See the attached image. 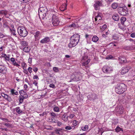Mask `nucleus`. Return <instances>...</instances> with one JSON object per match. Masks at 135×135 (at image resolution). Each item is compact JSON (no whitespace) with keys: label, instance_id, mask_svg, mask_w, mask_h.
I'll return each instance as SVG.
<instances>
[{"label":"nucleus","instance_id":"obj_7","mask_svg":"<svg viewBox=\"0 0 135 135\" xmlns=\"http://www.w3.org/2000/svg\"><path fill=\"white\" fill-rule=\"evenodd\" d=\"M102 3L99 1H96L94 4V7L95 10H99L100 8V6L102 5Z\"/></svg>","mask_w":135,"mask_h":135},{"label":"nucleus","instance_id":"obj_48","mask_svg":"<svg viewBox=\"0 0 135 135\" xmlns=\"http://www.w3.org/2000/svg\"><path fill=\"white\" fill-rule=\"evenodd\" d=\"M3 26L4 28L7 27H8L7 23H4L3 24Z\"/></svg>","mask_w":135,"mask_h":135},{"label":"nucleus","instance_id":"obj_17","mask_svg":"<svg viewBox=\"0 0 135 135\" xmlns=\"http://www.w3.org/2000/svg\"><path fill=\"white\" fill-rule=\"evenodd\" d=\"M112 18L115 21H118L119 20V17L117 14L114 15L112 16Z\"/></svg>","mask_w":135,"mask_h":135},{"label":"nucleus","instance_id":"obj_6","mask_svg":"<svg viewBox=\"0 0 135 135\" xmlns=\"http://www.w3.org/2000/svg\"><path fill=\"white\" fill-rule=\"evenodd\" d=\"M131 67L130 66H128L126 67H124L122 68L121 73L123 74L128 72L129 70L131 69Z\"/></svg>","mask_w":135,"mask_h":135},{"label":"nucleus","instance_id":"obj_18","mask_svg":"<svg viewBox=\"0 0 135 135\" xmlns=\"http://www.w3.org/2000/svg\"><path fill=\"white\" fill-rule=\"evenodd\" d=\"M52 22V23L54 26H56L58 25L60 22L59 20H55Z\"/></svg>","mask_w":135,"mask_h":135},{"label":"nucleus","instance_id":"obj_30","mask_svg":"<svg viewBox=\"0 0 135 135\" xmlns=\"http://www.w3.org/2000/svg\"><path fill=\"white\" fill-rule=\"evenodd\" d=\"M68 116H66L65 115H63L62 117V119L64 121H66L68 120Z\"/></svg>","mask_w":135,"mask_h":135},{"label":"nucleus","instance_id":"obj_42","mask_svg":"<svg viewBox=\"0 0 135 135\" xmlns=\"http://www.w3.org/2000/svg\"><path fill=\"white\" fill-rule=\"evenodd\" d=\"M30 0H21V2L23 3H26L28 2Z\"/></svg>","mask_w":135,"mask_h":135},{"label":"nucleus","instance_id":"obj_46","mask_svg":"<svg viewBox=\"0 0 135 135\" xmlns=\"http://www.w3.org/2000/svg\"><path fill=\"white\" fill-rule=\"evenodd\" d=\"M74 114H71L69 116V117L70 118V119H72V118H73L74 117Z\"/></svg>","mask_w":135,"mask_h":135},{"label":"nucleus","instance_id":"obj_54","mask_svg":"<svg viewBox=\"0 0 135 135\" xmlns=\"http://www.w3.org/2000/svg\"><path fill=\"white\" fill-rule=\"evenodd\" d=\"M4 37V35L3 34L0 32V38H3Z\"/></svg>","mask_w":135,"mask_h":135},{"label":"nucleus","instance_id":"obj_34","mask_svg":"<svg viewBox=\"0 0 135 135\" xmlns=\"http://www.w3.org/2000/svg\"><path fill=\"white\" fill-rule=\"evenodd\" d=\"M17 112L18 113L20 114L22 112V111L21 110L19 107H17L16 108Z\"/></svg>","mask_w":135,"mask_h":135},{"label":"nucleus","instance_id":"obj_47","mask_svg":"<svg viewBox=\"0 0 135 135\" xmlns=\"http://www.w3.org/2000/svg\"><path fill=\"white\" fill-rule=\"evenodd\" d=\"M39 32L38 31H37L36 32L35 35V37H38L39 36Z\"/></svg>","mask_w":135,"mask_h":135},{"label":"nucleus","instance_id":"obj_59","mask_svg":"<svg viewBox=\"0 0 135 135\" xmlns=\"http://www.w3.org/2000/svg\"><path fill=\"white\" fill-rule=\"evenodd\" d=\"M119 110H120V111L119 112V113H120V114L122 113L123 112V110H122V109L121 108H120L119 109Z\"/></svg>","mask_w":135,"mask_h":135},{"label":"nucleus","instance_id":"obj_21","mask_svg":"<svg viewBox=\"0 0 135 135\" xmlns=\"http://www.w3.org/2000/svg\"><path fill=\"white\" fill-rule=\"evenodd\" d=\"M126 18L125 17H123L121 18L120 19L121 23L123 25H124V22L126 21Z\"/></svg>","mask_w":135,"mask_h":135},{"label":"nucleus","instance_id":"obj_10","mask_svg":"<svg viewBox=\"0 0 135 135\" xmlns=\"http://www.w3.org/2000/svg\"><path fill=\"white\" fill-rule=\"evenodd\" d=\"M118 11L120 13L121 15L123 16L126 15L127 11L124 8H120Z\"/></svg>","mask_w":135,"mask_h":135},{"label":"nucleus","instance_id":"obj_24","mask_svg":"<svg viewBox=\"0 0 135 135\" xmlns=\"http://www.w3.org/2000/svg\"><path fill=\"white\" fill-rule=\"evenodd\" d=\"M4 125L9 128H12L13 126L12 124L8 123H4Z\"/></svg>","mask_w":135,"mask_h":135},{"label":"nucleus","instance_id":"obj_38","mask_svg":"<svg viewBox=\"0 0 135 135\" xmlns=\"http://www.w3.org/2000/svg\"><path fill=\"white\" fill-rule=\"evenodd\" d=\"M67 6V4H66L65 6H64V7H61L60 8L61 11H63L65 10L66 9Z\"/></svg>","mask_w":135,"mask_h":135},{"label":"nucleus","instance_id":"obj_25","mask_svg":"<svg viewBox=\"0 0 135 135\" xmlns=\"http://www.w3.org/2000/svg\"><path fill=\"white\" fill-rule=\"evenodd\" d=\"M57 20H59L58 17L56 16L55 15H53L52 17V21Z\"/></svg>","mask_w":135,"mask_h":135},{"label":"nucleus","instance_id":"obj_2","mask_svg":"<svg viewBox=\"0 0 135 135\" xmlns=\"http://www.w3.org/2000/svg\"><path fill=\"white\" fill-rule=\"evenodd\" d=\"M86 50L84 49L82 50L81 51V55L82 56V66H86L90 61V59H87V54L86 52Z\"/></svg>","mask_w":135,"mask_h":135},{"label":"nucleus","instance_id":"obj_43","mask_svg":"<svg viewBox=\"0 0 135 135\" xmlns=\"http://www.w3.org/2000/svg\"><path fill=\"white\" fill-rule=\"evenodd\" d=\"M107 28V25H104L101 28V30H103L106 29Z\"/></svg>","mask_w":135,"mask_h":135},{"label":"nucleus","instance_id":"obj_41","mask_svg":"<svg viewBox=\"0 0 135 135\" xmlns=\"http://www.w3.org/2000/svg\"><path fill=\"white\" fill-rule=\"evenodd\" d=\"M53 70L55 72H57L59 71L58 68L56 67H54L53 68Z\"/></svg>","mask_w":135,"mask_h":135},{"label":"nucleus","instance_id":"obj_56","mask_svg":"<svg viewBox=\"0 0 135 135\" xmlns=\"http://www.w3.org/2000/svg\"><path fill=\"white\" fill-rule=\"evenodd\" d=\"M113 57V56L112 55H110L109 56H107V59H111Z\"/></svg>","mask_w":135,"mask_h":135},{"label":"nucleus","instance_id":"obj_64","mask_svg":"<svg viewBox=\"0 0 135 135\" xmlns=\"http://www.w3.org/2000/svg\"><path fill=\"white\" fill-rule=\"evenodd\" d=\"M0 130L1 131H4V128H0Z\"/></svg>","mask_w":135,"mask_h":135},{"label":"nucleus","instance_id":"obj_15","mask_svg":"<svg viewBox=\"0 0 135 135\" xmlns=\"http://www.w3.org/2000/svg\"><path fill=\"white\" fill-rule=\"evenodd\" d=\"M10 60L11 61V62H12V64L13 65L18 67L19 66H20V65L18 64L16 62L15 59L13 58H11L10 59Z\"/></svg>","mask_w":135,"mask_h":135},{"label":"nucleus","instance_id":"obj_39","mask_svg":"<svg viewBox=\"0 0 135 135\" xmlns=\"http://www.w3.org/2000/svg\"><path fill=\"white\" fill-rule=\"evenodd\" d=\"M1 119L3 120L4 121L6 122H10L9 120L6 118H1Z\"/></svg>","mask_w":135,"mask_h":135},{"label":"nucleus","instance_id":"obj_33","mask_svg":"<svg viewBox=\"0 0 135 135\" xmlns=\"http://www.w3.org/2000/svg\"><path fill=\"white\" fill-rule=\"evenodd\" d=\"M88 129V126L87 125H85L84 127H81V129L83 131H86Z\"/></svg>","mask_w":135,"mask_h":135},{"label":"nucleus","instance_id":"obj_57","mask_svg":"<svg viewBox=\"0 0 135 135\" xmlns=\"http://www.w3.org/2000/svg\"><path fill=\"white\" fill-rule=\"evenodd\" d=\"M33 78L34 79H39V78L38 77V76L36 75L34 76Z\"/></svg>","mask_w":135,"mask_h":135},{"label":"nucleus","instance_id":"obj_3","mask_svg":"<svg viewBox=\"0 0 135 135\" xmlns=\"http://www.w3.org/2000/svg\"><path fill=\"white\" fill-rule=\"evenodd\" d=\"M115 90L117 94H122L126 90V86L123 83H119L116 86Z\"/></svg>","mask_w":135,"mask_h":135},{"label":"nucleus","instance_id":"obj_45","mask_svg":"<svg viewBox=\"0 0 135 135\" xmlns=\"http://www.w3.org/2000/svg\"><path fill=\"white\" fill-rule=\"evenodd\" d=\"M73 124L74 126H76L77 125V122L76 120H73Z\"/></svg>","mask_w":135,"mask_h":135},{"label":"nucleus","instance_id":"obj_49","mask_svg":"<svg viewBox=\"0 0 135 135\" xmlns=\"http://www.w3.org/2000/svg\"><path fill=\"white\" fill-rule=\"evenodd\" d=\"M32 68L31 67H29L28 69V70L30 73H31L32 72Z\"/></svg>","mask_w":135,"mask_h":135},{"label":"nucleus","instance_id":"obj_9","mask_svg":"<svg viewBox=\"0 0 135 135\" xmlns=\"http://www.w3.org/2000/svg\"><path fill=\"white\" fill-rule=\"evenodd\" d=\"M38 12H43L47 13V9L46 7H41V4H40V8L38 9Z\"/></svg>","mask_w":135,"mask_h":135},{"label":"nucleus","instance_id":"obj_26","mask_svg":"<svg viewBox=\"0 0 135 135\" xmlns=\"http://www.w3.org/2000/svg\"><path fill=\"white\" fill-rule=\"evenodd\" d=\"M72 27H74V28H76L79 27H80V25L78 23L76 24L75 23H73L72 24Z\"/></svg>","mask_w":135,"mask_h":135},{"label":"nucleus","instance_id":"obj_52","mask_svg":"<svg viewBox=\"0 0 135 135\" xmlns=\"http://www.w3.org/2000/svg\"><path fill=\"white\" fill-rule=\"evenodd\" d=\"M76 79L75 78H74L73 79H72L70 80V81L69 82H71L72 81H76Z\"/></svg>","mask_w":135,"mask_h":135},{"label":"nucleus","instance_id":"obj_14","mask_svg":"<svg viewBox=\"0 0 135 135\" xmlns=\"http://www.w3.org/2000/svg\"><path fill=\"white\" fill-rule=\"evenodd\" d=\"M46 13L43 12H38V15L40 19H44L46 16Z\"/></svg>","mask_w":135,"mask_h":135},{"label":"nucleus","instance_id":"obj_11","mask_svg":"<svg viewBox=\"0 0 135 135\" xmlns=\"http://www.w3.org/2000/svg\"><path fill=\"white\" fill-rule=\"evenodd\" d=\"M1 96L3 97L5 99L7 100L10 102L11 101L12 99L7 94H5L4 93H1Z\"/></svg>","mask_w":135,"mask_h":135},{"label":"nucleus","instance_id":"obj_1","mask_svg":"<svg viewBox=\"0 0 135 135\" xmlns=\"http://www.w3.org/2000/svg\"><path fill=\"white\" fill-rule=\"evenodd\" d=\"M80 35L78 34L74 35L70 38V42L68 45L69 48H71L76 46L79 41Z\"/></svg>","mask_w":135,"mask_h":135},{"label":"nucleus","instance_id":"obj_58","mask_svg":"<svg viewBox=\"0 0 135 135\" xmlns=\"http://www.w3.org/2000/svg\"><path fill=\"white\" fill-rule=\"evenodd\" d=\"M33 70L36 73L38 69L37 68H35L33 69Z\"/></svg>","mask_w":135,"mask_h":135},{"label":"nucleus","instance_id":"obj_27","mask_svg":"<svg viewBox=\"0 0 135 135\" xmlns=\"http://www.w3.org/2000/svg\"><path fill=\"white\" fill-rule=\"evenodd\" d=\"M15 90L14 89H12L11 90V92L12 95L15 94L17 95L18 94V92L17 91H15Z\"/></svg>","mask_w":135,"mask_h":135},{"label":"nucleus","instance_id":"obj_29","mask_svg":"<svg viewBox=\"0 0 135 135\" xmlns=\"http://www.w3.org/2000/svg\"><path fill=\"white\" fill-rule=\"evenodd\" d=\"M118 6V4L115 3H114L112 4V7L113 8L115 9L117 8Z\"/></svg>","mask_w":135,"mask_h":135},{"label":"nucleus","instance_id":"obj_16","mask_svg":"<svg viewBox=\"0 0 135 135\" xmlns=\"http://www.w3.org/2000/svg\"><path fill=\"white\" fill-rule=\"evenodd\" d=\"M56 134L59 135H62L63 134V129L61 128H58L55 130Z\"/></svg>","mask_w":135,"mask_h":135},{"label":"nucleus","instance_id":"obj_36","mask_svg":"<svg viewBox=\"0 0 135 135\" xmlns=\"http://www.w3.org/2000/svg\"><path fill=\"white\" fill-rule=\"evenodd\" d=\"M72 128H73V129H74L75 128V127L74 126H72V127L70 126H67L65 127V129L67 130H70L71 129H72Z\"/></svg>","mask_w":135,"mask_h":135},{"label":"nucleus","instance_id":"obj_19","mask_svg":"<svg viewBox=\"0 0 135 135\" xmlns=\"http://www.w3.org/2000/svg\"><path fill=\"white\" fill-rule=\"evenodd\" d=\"M31 50L30 47H24L23 49V51L26 52H30Z\"/></svg>","mask_w":135,"mask_h":135},{"label":"nucleus","instance_id":"obj_31","mask_svg":"<svg viewBox=\"0 0 135 135\" xmlns=\"http://www.w3.org/2000/svg\"><path fill=\"white\" fill-rule=\"evenodd\" d=\"M21 44L23 46H27L28 45L27 43L25 41H22L21 42Z\"/></svg>","mask_w":135,"mask_h":135},{"label":"nucleus","instance_id":"obj_22","mask_svg":"<svg viewBox=\"0 0 135 135\" xmlns=\"http://www.w3.org/2000/svg\"><path fill=\"white\" fill-rule=\"evenodd\" d=\"M19 104H20L21 103H22L23 102V100L25 98H24L23 97H22V96H20L19 97Z\"/></svg>","mask_w":135,"mask_h":135},{"label":"nucleus","instance_id":"obj_53","mask_svg":"<svg viewBox=\"0 0 135 135\" xmlns=\"http://www.w3.org/2000/svg\"><path fill=\"white\" fill-rule=\"evenodd\" d=\"M131 36L132 37H135V33H132L131 35Z\"/></svg>","mask_w":135,"mask_h":135},{"label":"nucleus","instance_id":"obj_62","mask_svg":"<svg viewBox=\"0 0 135 135\" xmlns=\"http://www.w3.org/2000/svg\"><path fill=\"white\" fill-rule=\"evenodd\" d=\"M57 124L58 126H60L62 124V123L60 122H57Z\"/></svg>","mask_w":135,"mask_h":135},{"label":"nucleus","instance_id":"obj_63","mask_svg":"<svg viewBox=\"0 0 135 135\" xmlns=\"http://www.w3.org/2000/svg\"><path fill=\"white\" fill-rule=\"evenodd\" d=\"M24 87L25 89H26L27 88V86L26 84H25L24 85Z\"/></svg>","mask_w":135,"mask_h":135},{"label":"nucleus","instance_id":"obj_32","mask_svg":"<svg viewBox=\"0 0 135 135\" xmlns=\"http://www.w3.org/2000/svg\"><path fill=\"white\" fill-rule=\"evenodd\" d=\"M93 38H94L93 42H96L99 40L98 37L96 36H93Z\"/></svg>","mask_w":135,"mask_h":135},{"label":"nucleus","instance_id":"obj_50","mask_svg":"<svg viewBox=\"0 0 135 135\" xmlns=\"http://www.w3.org/2000/svg\"><path fill=\"white\" fill-rule=\"evenodd\" d=\"M50 87L53 88H54L55 87V85L54 84H51L50 85Z\"/></svg>","mask_w":135,"mask_h":135},{"label":"nucleus","instance_id":"obj_60","mask_svg":"<svg viewBox=\"0 0 135 135\" xmlns=\"http://www.w3.org/2000/svg\"><path fill=\"white\" fill-rule=\"evenodd\" d=\"M98 17L100 18V17L99 16V15H98L97 16H96V17H95V21H97V18Z\"/></svg>","mask_w":135,"mask_h":135},{"label":"nucleus","instance_id":"obj_5","mask_svg":"<svg viewBox=\"0 0 135 135\" xmlns=\"http://www.w3.org/2000/svg\"><path fill=\"white\" fill-rule=\"evenodd\" d=\"M103 72L105 73H110L113 71L112 67L107 66H104L102 69Z\"/></svg>","mask_w":135,"mask_h":135},{"label":"nucleus","instance_id":"obj_51","mask_svg":"<svg viewBox=\"0 0 135 135\" xmlns=\"http://www.w3.org/2000/svg\"><path fill=\"white\" fill-rule=\"evenodd\" d=\"M32 58L30 57L28 59V62L30 64H31L32 62Z\"/></svg>","mask_w":135,"mask_h":135},{"label":"nucleus","instance_id":"obj_40","mask_svg":"<svg viewBox=\"0 0 135 135\" xmlns=\"http://www.w3.org/2000/svg\"><path fill=\"white\" fill-rule=\"evenodd\" d=\"M50 114L51 116L52 117H56L57 115L56 114L53 112L50 113Z\"/></svg>","mask_w":135,"mask_h":135},{"label":"nucleus","instance_id":"obj_35","mask_svg":"<svg viewBox=\"0 0 135 135\" xmlns=\"http://www.w3.org/2000/svg\"><path fill=\"white\" fill-rule=\"evenodd\" d=\"M56 112H59V109L57 107H54L53 109Z\"/></svg>","mask_w":135,"mask_h":135},{"label":"nucleus","instance_id":"obj_23","mask_svg":"<svg viewBox=\"0 0 135 135\" xmlns=\"http://www.w3.org/2000/svg\"><path fill=\"white\" fill-rule=\"evenodd\" d=\"M116 131L117 132H120L121 131H122V132L123 131V129L122 128H120L119 126H117L115 129Z\"/></svg>","mask_w":135,"mask_h":135},{"label":"nucleus","instance_id":"obj_8","mask_svg":"<svg viewBox=\"0 0 135 135\" xmlns=\"http://www.w3.org/2000/svg\"><path fill=\"white\" fill-rule=\"evenodd\" d=\"M7 71V69L5 66L2 65H0V73L4 74L6 73Z\"/></svg>","mask_w":135,"mask_h":135},{"label":"nucleus","instance_id":"obj_61","mask_svg":"<svg viewBox=\"0 0 135 135\" xmlns=\"http://www.w3.org/2000/svg\"><path fill=\"white\" fill-rule=\"evenodd\" d=\"M5 59L7 61H9V57H8L7 56L5 57Z\"/></svg>","mask_w":135,"mask_h":135},{"label":"nucleus","instance_id":"obj_37","mask_svg":"<svg viewBox=\"0 0 135 135\" xmlns=\"http://www.w3.org/2000/svg\"><path fill=\"white\" fill-rule=\"evenodd\" d=\"M10 30L11 31L12 34L16 36V34L15 33L16 31L15 30H14V28H13L12 30L11 29H10Z\"/></svg>","mask_w":135,"mask_h":135},{"label":"nucleus","instance_id":"obj_20","mask_svg":"<svg viewBox=\"0 0 135 135\" xmlns=\"http://www.w3.org/2000/svg\"><path fill=\"white\" fill-rule=\"evenodd\" d=\"M119 61L121 64L126 63L127 62V60L126 59L124 58H122V59L119 58Z\"/></svg>","mask_w":135,"mask_h":135},{"label":"nucleus","instance_id":"obj_13","mask_svg":"<svg viewBox=\"0 0 135 135\" xmlns=\"http://www.w3.org/2000/svg\"><path fill=\"white\" fill-rule=\"evenodd\" d=\"M50 41V39L49 37H47L42 39L40 41V42L42 44H46L49 42Z\"/></svg>","mask_w":135,"mask_h":135},{"label":"nucleus","instance_id":"obj_4","mask_svg":"<svg viewBox=\"0 0 135 135\" xmlns=\"http://www.w3.org/2000/svg\"><path fill=\"white\" fill-rule=\"evenodd\" d=\"M17 32L19 35L23 37H26L28 32L26 28L23 26H20L17 28Z\"/></svg>","mask_w":135,"mask_h":135},{"label":"nucleus","instance_id":"obj_28","mask_svg":"<svg viewBox=\"0 0 135 135\" xmlns=\"http://www.w3.org/2000/svg\"><path fill=\"white\" fill-rule=\"evenodd\" d=\"M7 13V11L6 10H2L0 11V14H4L6 15Z\"/></svg>","mask_w":135,"mask_h":135},{"label":"nucleus","instance_id":"obj_55","mask_svg":"<svg viewBox=\"0 0 135 135\" xmlns=\"http://www.w3.org/2000/svg\"><path fill=\"white\" fill-rule=\"evenodd\" d=\"M33 84H34L36 86H37L38 83L36 81L34 80L33 82Z\"/></svg>","mask_w":135,"mask_h":135},{"label":"nucleus","instance_id":"obj_44","mask_svg":"<svg viewBox=\"0 0 135 135\" xmlns=\"http://www.w3.org/2000/svg\"><path fill=\"white\" fill-rule=\"evenodd\" d=\"M131 46H128L125 47V49L126 50H128L131 49Z\"/></svg>","mask_w":135,"mask_h":135},{"label":"nucleus","instance_id":"obj_12","mask_svg":"<svg viewBox=\"0 0 135 135\" xmlns=\"http://www.w3.org/2000/svg\"><path fill=\"white\" fill-rule=\"evenodd\" d=\"M19 93L20 95L23 97L24 98L27 99L28 97V96L27 93L23 90H21L19 91Z\"/></svg>","mask_w":135,"mask_h":135}]
</instances>
